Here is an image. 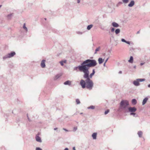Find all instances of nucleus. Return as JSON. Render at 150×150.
Listing matches in <instances>:
<instances>
[{"mask_svg":"<svg viewBox=\"0 0 150 150\" xmlns=\"http://www.w3.org/2000/svg\"><path fill=\"white\" fill-rule=\"evenodd\" d=\"M121 40L122 42H126V41L125 39H122Z\"/></svg>","mask_w":150,"mask_h":150,"instance_id":"obj_35","label":"nucleus"},{"mask_svg":"<svg viewBox=\"0 0 150 150\" xmlns=\"http://www.w3.org/2000/svg\"><path fill=\"white\" fill-rule=\"evenodd\" d=\"M134 1L133 0H132L128 4V6L129 7H132L134 5Z\"/></svg>","mask_w":150,"mask_h":150,"instance_id":"obj_5","label":"nucleus"},{"mask_svg":"<svg viewBox=\"0 0 150 150\" xmlns=\"http://www.w3.org/2000/svg\"><path fill=\"white\" fill-rule=\"evenodd\" d=\"M122 1L124 4H127L129 0H122Z\"/></svg>","mask_w":150,"mask_h":150,"instance_id":"obj_26","label":"nucleus"},{"mask_svg":"<svg viewBox=\"0 0 150 150\" xmlns=\"http://www.w3.org/2000/svg\"><path fill=\"white\" fill-rule=\"evenodd\" d=\"M148 98H145L143 100L142 102V105H144L146 102L148 100Z\"/></svg>","mask_w":150,"mask_h":150,"instance_id":"obj_12","label":"nucleus"},{"mask_svg":"<svg viewBox=\"0 0 150 150\" xmlns=\"http://www.w3.org/2000/svg\"><path fill=\"white\" fill-rule=\"evenodd\" d=\"M60 63L61 64V65L62 66H63V65H64V63H63V62H62V61H61L60 62Z\"/></svg>","mask_w":150,"mask_h":150,"instance_id":"obj_32","label":"nucleus"},{"mask_svg":"<svg viewBox=\"0 0 150 150\" xmlns=\"http://www.w3.org/2000/svg\"><path fill=\"white\" fill-rule=\"evenodd\" d=\"M95 73V69H93V72L92 73H91L90 76H89V78L90 79L92 78V76Z\"/></svg>","mask_w":150,"mask_h":150,"instance_id":"obj_8","label":"nucleus"},{"mask_svg":"<svg viewBox=\"0 0 150 150\" xmlns=\"http://www.w3.org/2000/svg\"><path fill=\"white\" fill-rule=\"evenodd\" d=\"M122 4V2H118V3L117 4V6H119V5H120V4Z\"/></svg>","mask_w":150,"mask_h":150,"instance_id":"obj_31","label":"nucleus"},{"mask_svg":"<svg viewBox=\"0 0 150 150\" xmlns=\"http://www.w3.org/2000/svg\"><path fill=\"white\" fill-rule=\"evenodd\" d=\"M77 129V128L76 127H75L74 128V131H76Z\"/></svg>","mask_w":150,"mask_h":150,"instance_id":"obj_37","label":"nucleus"},{"mask_svg":"<svg viewBox=\"0 0 150 150\" xmlns=\"http://www.w3.org/2000/svg\"><path fill=\"white\" fill-rule=\"evenodd\" d=\"M83 114V113L81 112L80 113V114Z\"/></svg>","mask_w":150,"mask_h":150,"instance_id":"obj_51","label":"nucleus"},{"mask_svg":"<svg viewBox=\"0 0 150 150\" xmlns=\"http://www.w3.org/2000/svg\"><path fill=\"white\" fill-rule=\"evenodd\" d=\"M23 28L25 30L26 32L28 31V29L25 26V23L23 24Z\"/></svg>","mask_w":150,"mask_h":150,"instance_id":"obj_19","label":"nucleus"},{"mask_svg":"<svg viewBox=\"0 0 150 150\" xmlns=\"http://www.w3.org/2000/svg\"><path fill=\"white\" fill-rule=\"evenodd\" d=\"M2 6V5H0V8Z\"/></svg>","mask_w":150,"mask_h":150,"instance_id":"obj_49","label":"nucleus"},{"mask_svg":"<svg viewBox=\"0 0 150 150\" xmlns=\"http://www.w3.org/2000/svg\"><path fill=\"white\" fill-rule=\"evenodd\" d=\"M126 43H127V44H130V42H129V41H126Z\"/></svg>","mask_w":150,"mask_h":150,"instance_id":"obj_36","label":"nucleus"},{"mask_svg":"<svg viewBox=\"0 0 150 150\" xmlns=\"http://www.w3.org/2000/svg\"><path fill=\"white\" fill-rule=\"evenodd\" d=\"M139 33V31H138L137 32V34H138Z\"/></svg>","mask_w":150,"mask_h":150,"instance_id":"obj_45","label":"nucleus"},{"mask_svg":"<svg viewBox=\"0 0 150 150\" xmlns=\"http://www.w3.org/2000/svg\"><path fill=\"white\" fill-rule=\"evenodd\" d=\"M13 13H10L7 15V17L8 19H10L11 18V16H12Z\"/></svg>","mask_w":150,"mask_h":150,"instance_id":"obj_17","label":"nucleus"},{"mask_svg":"<svg viewBox=\"0 0 150 150\" xmlns=\"http://www.w3.org/2000/svg\"><path fill=\"white\" fill-rule=\"evenodd\" d=\"M62 75L61 74H59L57 75L54 78V79L56 80L59 78Z\"/></svg>","mask_w":150,"mask_h":150,"instance_id":"obj_23","label":"nucleus"},{"mask_svg":"<svg viewBox=\"0 0 150 150\" xmlns=\"http://www.w3.org/2000/svg\"><path fill=\"white\" fill-rule=\"evenodd\" d=\"M100 49V47L97 48L95 50V52L94 53V54H96L97 53V52L99 51Z\"/></svg>","mask_w":150,"mask_h":150,"instance_id":"obj_21","label":"nucleus"},{"mask_svg":"<svg viewBox=\"0 0 150 150\" xmlns=\"http://www.w3.org/2000/svg\"><path fill=\"white\" fill-rule=\"evenodd\" d=\"M57 128H54V130H57Z\"/></svg>","mask_w":150,"mask_h":150,"instance_id":"obj_44","label":"nucleus"},{"mask_svg":"<svg viewBox=\"0 0 150 150\" xmlns=\"http://www.w3.org/2000/svg\"><path fill=\"white\" fill-rule=\"evenodd\" d=\"M45 61L44 60H43L41 62V66L42 68H44L45 66Z\"/></svg>","mask_w":150,"mask_h":150,"instance_id":"obj_6","label":"nucleus"},{"mask_svg":"<svg viewBox=\"0 0 150 150\" xmlns=\"http://www.w3.org/2000/svg\"><path fill=\"white\" fill-rule=\"evenodd\" d=\"M71 83V81H67L64 83L65 85H70Z\"/></svg>","mask_w":150,"mask_h":150,"instance_id":"obj_11","label":"nucleus"},{"mask_svg":"<svg viewBox=\"0 0 150 150\" xmlns=\"http://www.w3.org/2000/svg\"><path fill=\"white\" fill-rule=\"evenodd\" d=\"M133 83L136 86H138L139 84V83L137 80L136 81H134L133 82Z\"/></svg>","mask_w":150,"mask_h":150,"instance_id":"obj_10","label":"nucleus"},{"mask_svg":"<svg viewBox=\"0 0 150 150\" xmlns=\"http://www.w3.org/2000/svg\"><path fill=\"white\" fill-rule=\"evenodd\" d=\"M105 63L104 64V65L105 66Z\"/></svg>","mask_w":150,"mask_h":150,"instance_id":"obj_50","label":"nucleus"},{"mask_svg":"<svg viewBox=\"0 0 150 150\" xmlns=\"http://www.w3.org/2000/svg\"><path fill=\"white\" fill-rule=\"evenodd\" d=\"M36 150H42V149H40V148H36Z\"/></svg>","mask_w":150,"mask_h":150,"instance_id":"obj_34","label":"nucleus"},{"mask_svg":"<svg viewBox=\"0 0 150 150\" xmlns=\"http://www.w3.org/2000/svg\"><path fill=\"white\" fill-rule=\"evenodd\" d=\"M129 105L128 101L126 100H122L120 103V107L122 109H125Z\"/></svg>","mask_w":150,"mask_h":150,"instance_id":"obj_2","label":"nucleus"},{"mask_svg":"<svg viewBox=\"0 0 150 150\" xmlns=\"http://www.w3.org/2000/svg\"><path fill=\"white\" fill-rule=\"evenodd\" d=\"M144 64V63H141L140 64V65L141 66H142V65H143V64Z\"/></svg>","mask_w":150,"mask_h":150,"instance_id":"obj_42","label":"nucleus"},{"mask_svg":"<svg viewBox=\"0 0 150 150\" xmlns=\"http://www.w3.org/2000/svg\"><path fill=\"white\" fill-rule=\"evenodd\" d=\"M88 108L91 109H94L95 108V107L92 105L91 106Z\"/></svg>","mask_w":150,"mask_h":150,"instance_id":"obj_28","label":"nucleus"},{"mask_svg":"<svg viewBox=\"0 0 150 150\" xmlns=\"http://www.w3.org/2000/svg\"><path fill=\"white\" fill-rule=\"evenodd\" d=\"M73 150H76L75 147L73 148Z\"/></svg>","mask_w":150,"mask_h":150,"instance_id":"obj_46","label":"nucleus"},{"mask_svg":"<svg viewBox=\"0 0 150 150\" xmlns=\"http://www.w3.org/2000/svg\"><path fill=\"white\" fill-rule=\"evenodd\" d=\"M63 129L64 130L66 131H67L68 130H66L65 129H64V128H63Z\"/></svg>","mask_w":150,"mask_h":150,"instance_id":"obj_41","label":"nucleus"},{"mask_svg":"<svg viewBox=\"0 0 150 150\" xmlns=\"http://www.w3.org/2000/svg\"><path fill=\"white\" fill-rule=\"evenodd\" d=\"M64 150H69L67 148H66Z\"/></svg>","mask_w":150,"mask_h":150,"instance_id":"obj_40","label":"nucleus"},{"mask_svg":"<svg viewBox=\"0 0 150 150\" xmlns=\"http://www.w3.org/2000/svg\"><path fill=\"white\" fill-rule=\"evenodd\" d=\"M103 60L101 58H99L98 59V61L99 64H102L103 62Z\"/></svg>","mask_w":150,"mask_h":150,"instance_id":"obj_13","label":"nucleus"},{"mask_svg":"<svg viewBox=\"0 0 150 150\" xmlns=\"http://www.w3.org/2000/svg\"><path fill=\"white\" fill-rule=\"evenodd\" d=\"M115 28H111V31L112 32H113L115 31Z\"/></svg>","mask_w":150,"mask_h":150,"instance_id":"obj_30","label":"nucleus"},{"mask_svg":"<svg viewBox=\"0 0 150 150\" xmlns=\"http://www.w3.org/2000/svg\"><path fill=\"white\" fill-rule=\"evenodd\" d=\"M45 20H46V18H45Z\"/></svg>","mask_w":150,"mask_h":150,"instance_id":"obj_52","label":"nucleus"},{"mask_svg":"<svg viewBox=\"0 0 150 150\" xmlns=\"http://www.w3.org/2000/svg\"><path fill=\"white\" fill-rule=\"evenodd\" d=\"M108 59H107L106 60V61H105V63L106 62H107V61H108Z\"/></svg>","mask_w":150,"mask_h":150,"instance_id":"obj_43","label":"nucleus"},{"mask_svg":"<svg viewBox=\"0 0 150 150\" xmlns=\"http://www.w3.org/2000/svg\"><path fill=\"white\" fill-rule=\"evenodd\" d=\"M112 25L114 27H117L119 26V25L115 22H113L112 24Z\"/></svg>","mask_w":150,"mask_h":150,"instance_id":"obj_7","label":"nucleus"},{"mask_svg":"<svg viewBox=\"0 0 150 150\" xmlns=\"http://www.w3.org/2000/svg\"><path fill=\"white\" fill-rule=\"evenodd\" d=\"M36 140L37 142H42L40 138L38 136H36Z\"/></svg>","mask_w":150,"mask_h":150,"instance_id":"obj_9","label":"nucleus"},{"mask_svg":"<svg viewBox=\"0 0 150 150\" xmlns=\"http://www.w3.org/2000/svg\"><path fill=\"white\" fill-rule=\"evenodd\" d=\"M62 61L63 62V63H66V62L67 61H66V60H64L63 61Z\"/></svg>","mask_w":150,"mask_h":150,"instance_id":"obj_39","label":"nucleus"},{"mask_svg":"<svg viewBox=\"0 0 150 150\" xmlns=\"http://www.w3.org/2000/svg\"><path fill=\"white\" fill-rule=\"evenodd\" d=\"M83 32L80 31H77L76 32V33L78 35H82L83 34Z\"/></svg>","mask_w":150,"mask_h":150,"instance_id":"obj_27","label":"nucleus"},{"mask_svg":"<svg viewBox=\"0 0 150 150\" xmlns=\"http://www.w3.org/2000/svg\"><path fill=\"white\" fill-rule=\"evenodd\" d=\"M97 64L96 61L94 59H88L84 61L81 65L78 67V68L81 71L84 73L83 77L86 79V80L81 79L80 84L83 88H85L91 90L93 86V81L89 78V68L95 66Z\"/></svg>","mask_w":150,"mask_h":150,"instance_id":"obj_1","label":"nucleus"},{"mask_svg":"<svg viewBox=\"0 0 150 150\" xmlns=\"http://www.w3.org/2000/svg\"><path fill=\"white\" fill-rule=\"evenodd\" d=\"M137 80L139 82L144 81L145 80V79H137Z\"/></svg>","mask_w":150,"mask_h":150,"instance_id":"obj_24","label":"nucleus"},{"mask_svg":"<svg viewBox=\"0 0 150 150\" xmlns=\"http://www.w3.org/2000/svg\"><path fill=\"white\" fill-rule=\"evenodd\" d=\"M148 87H150V84L148 85Z\"/></svg>","mask_w":150,"mask_h":150,"instance_id":"obj_47","label":"nucleus"},{"mask_svg":"<svg viewBox=\"0 0 150 150\" xmlns=\"http://www.w3.org/2000/svg\"><path fill=\"white\" fill-rule=\"evenodd\" d=\"M109 111H110V110H107L105 111V115L107 114L109 112Z\"/></svg>","mask_w":150,"mask_h":150,"instance_id":"obj_29","label":"nucleus"},{"mask_svg":"<svg viewBox=\"0 0 150 150\" xmlns=\"http://www.w3.org/2000/svg\"><path fill=\"white\" fill-rule=\"evenodd\" d=\"M133 57L132 56H131L129 60H128L129 62L132 63L133 62Z\"/></svg>","mask_w":150,"mask_h":150,"instance_id":"obj_15","label":"nucleus"},{"mask_svg":"<svg viewBox=\"0 0 150 150\" xmlns=\"http://www.w3.org/2000/svg\"><path fill=\"white\" fill-rule=\"evenodd\" d=\"M120 30L119 29H116L115 31V33L116 34H118L120 33Z\"/></svg>","mask_w":150,"mask_h":150,"instance_id":"obj_22","label":"nucleus"},{"mask_svg":"<svg viewBox=\"0 0 150 150\" xmlns=\"http://www.w3.org/2000/svg\"><path fill=\"white\" fill-rule=\"evenodd\" d=\"M130 114L131 115H135L136 114V113H134V112H132L130 113Z\"/></svg>","mask_w":150,"mask_h":150,"instance_id":"obj_33","label":"nucleus"},{"mask_svg":"<svg viewBox=\"0 0 150 150\" xmlns=\"http://www.w3.org/2000/svg\"><path fill=\"white\" fill-rule=\"evenodd\" d=\"M77 3H79L80 2V0H77Z\"/></svg>","mask_w":150,"mask_h":150,"instance_id":"obj_38","label":"nucleus"},{"mask_svg":"<svg viewBox=\"0 0 150 150\" xmlns=\"http://www.w3.org/2000/svg\"><path fill=\"white\" fill-rule=\"evenodd\" d=\"M97 133H93L92 135V137L94 139H96Z\"/></svg>","mask_w":150,"mask_h":150,"instance_id":"obj_14","label":"nucleus"},{"mask_svg":"<svg viewBox=\"0 0 150 150\" xmlns=\"http://www.w3.org/2000/svg\"><path fill=\"white\" fill-rule=\"evenodd\" d=\"M138 134L140 137H141L142 135V131H139L138 132Z\"/></svg>","mask_w":150,"mask_h":150,"instance_id":"obj_20","label":"nucleus"},{"mask_svg":"<svg viewBox=\"0 0 150 150\" xmlns=\"http://www.w3.org/2000/svg\"><path fill=\"white\" fill-rule=\"evenodd\" d=\"M93 26L92 24L88 25L87 27V29L88 30H90L93 27Z\"/></svg>","mask_w":150,"mask_h":150,"instance_id":"obj_16","label":"nucleus"},{"mask_svg":"<svg viewBox=\"0 0 150 150\" xmlns=\"http://www.w3.org/2000/svg\"><path fill=\"white\" fill-rule=\"evenodd\" d=\"M132 104L135 105L137 103V100L135 99H133L132 101Z\"/></svg>","mask_w":150,"mask_h":150,"instance_id":"obj_18","label":"nucleus"},{"mask_svg":"<svg viewBox=\"0 0 150 150\" xmlns=\"http://www.w3.org/2000/svg\"><path fill=\"white\" fill-rule=\"evenodd\" d=\"M129 111L131 112H135L137 110L136 108L135 107H130L128 108Z\"/></svg>","mask_w":150,"mask_h":150,"instance_id":"obj_4","label":"nucleus"},{"mask_svg":"<svg viewBox=\"0 0 150 150\" xmlns=\"http://www.w3.org/2000/svg\"><path fill=\"white\" fill-rule=\"evenodd\" d=\"M119 73H122V71H120L119 72Z\"/></svg>","mask_w":150,"mask_h":150,"instance_id":"obj_48","label":"nucleus"},{"mask_svg":"<svg viewBox=\"0 0 150 150\" xmlns=\"http://www.w3.org/2000/svg\"><path fill=\"white\" fill-rule=\"evenodd\" d=\"M76 101L77 104H79L80 103V102L78 99H76Z\"/></svg>","mask_w":150,"mask_h":150,"instance_id":"obj_25","label":"nucleus"},{"mask_svg":"<svg viewBox=\"0 0 150 150\" xmlns=\"http://www.w3.org/2000/svg\"><path fill=\"white\" fill-rule=\"evenodd\" d=\"M16 53L14 52H12L8 54L6 56L5 58H10L13 56Z\"/></svg>","mask_w":150,"mask_h":150,"instance_id":"obj_3","label":"nucleus"}]
</instances>
